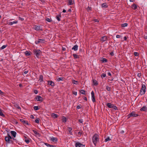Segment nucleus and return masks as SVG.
Segmentation results:
<instances>
[{"instance_id":"nucleus-1","label":"nucleus","mask_w":147,"mask_h":147,"mask_svg":"<svg viewBox=\"0 0 147 147\" xmlns=\"http://www.w3.org/2000/svg\"><path fill=\"white\" fill-rule=\"evenodd\" d=\"M5 140L7 144H13V141L16 140L12 138L9 134H7V136L5 137Z\"/></svg>"},{"instance_id":"nucleus-2","label":"nucleus","mask_w":147,"mask_h":147,"mask_svg":"<svg viewBox=\"0 0 147 147\" xmlns=\"http://www.w3.org/2000/svg\"><path fill=\"white\" fill-rule=\"evenodd\" d=\"M92 142L95 146L97 142L99 141L98 136L97 134H95L93 136L92 138Z\"/></svg>"},{"instance_id":"nucleus-3","label":"nucleus","mask_w":147,"mask_h":147,"mask_svg":"<svg viewBox=\"0 0 147 147\" xmlns=\"http://www.w3.org/2000/svg\"><path fill=\"white\" fill-rule=\"evenodd\" d=\"M146 87L145 84H142L140 91V94L142 95L145 94L146 92Z\"/></svg>"},{"instance_id":"nucleus-4","label":"nucleus","mask_w":147,"mask_h":147,"mask_svg":"<svg viewBox=\"0 0 147 147\" xmlns=\"http://www.w3.org/2000/svg\"><path fill=\"white\" fill-rule=\"evenodd\" d=\"M107 107L113 109L115 110H117V108L115 106H114L113 104H111L110 103H108L106 104Z\"/></svg>"},{"instance_id":"nucleus-5","label":"nucleus","mask_w":147,"mask_h":147,"mask_svg":"<svg viewBox=\"0 0 147 147\" xmlns=\"http://www.w3.org/2000/svg\"><path fill=\"white\" fill-rule=\"evenodd\" d=\"M138 116V114H136L134 112H132L131 113L129 114L128 115V118H129L131 117H136Z\"/></svg>"},{"instance_id":"nucleus-6","label":"nucleus","mask_w":147,"mask_h":147,"mask_svg":"<svg viewBox=\"0 0 147 147\" xmlns=\"http://www.w3.org/2000/svg\"><path fill=\"white\" fill-rule=\"evenodd\" d=\"M40 51L39 50H34V53L35 55H36V57L38 58L40 55Z\"/></svg>"},{"instance_id":"nucleus-7","label":"nucleus","mask_w":147,"mask_h":147,"mask_svg":"<svg viewBox=\"0 0 147 147\" xmlns=\"http://www.w3.org/2000/svg\"><path fill=\"white\" fill-rule=\"evenodd\" d=\"M35 99L37 101L40 102H42L43 100V98L41 96L38 95H37L36 96L35 98Z\"/></svg>"},{"instance_id":"nucleus-8","label":"nucleus","mask_w":147,"mask_h":147,"mask_svg":"<svg viewBox=\"0 0 147 147\" xmlns=\"http://www.w3.org/2000/svg\"><path fill=\"white\" fill-rule=\"evenodd\" d=\"M13 20V19L10 20H9V22H8L7 23V24L9 25H11L13 24H16L18 23V21H15L13 22H11L12 20Z\"/></svg>"},{"instance_id":"nucleus-9","label":"nucleus","mask_w":147,"mask_h":147,"mask_svg":"<svg viewBox=\"0 0 147 147\" xmlns=\"http://www.w3.org/2000/svg\"><path fill=\"white\" fill-rule=\"evenodd\" d=\"M45 42L44 39H38L37 40L35 41V42L36 44H38L39 43H44Z\"/></svg>"},{"instance_id":"nucleus-10","label":"nucleus","mask_w":147,"mask_h":147,"mask_svg":"<svg viewBox=\"0 0 147 147\" xmlns=\"http://www.w3.org/2000/svg\"><path fill=\"white\" fill-rule=\"evenodd\" d=\"M34 29L36 30H42V28L40 26H34Z\"/></svg>"},{"instance_id":"nucleus-11","label":"nucleus","mask_w":147,"mask_h":147,"mask_svg":"<svg viewBox=\"0 0 147 147\" xmlns=\"http://www.w3.org/2000/svg\"><path fill=\"white\" fill-rule=\"evenodd\" d=\"M75 146L76 147H84V145L82 144L79 142H77L76 143Z\"/></svg>"},{"instance_id":"nucleus-12","label":"nucleus","mask_w":147,"mask_h":147,"mask_svg":"<svg viewBox=\"0 0 147 147\" xmlns=\"http://www.w3.org/2000/svg\"><path fill=\"white\" fill-rule=\"evenodd\" d=\"M91 95L92 96V100L93 102H94L95 100L94 96V92L93 91H92L91 92Z\"/></svg>"},{"instance_id":"nucleus-13","label":"nucleus","mask_w":147,"mask_h":147,"mask_svg":"<svg viewBox=\"0 0 147 147\" xmlns=\"http://www.w3.org/2000/svg\"><path fill=\"white\" fill-rule=\"evenodd\" d=\"M108 39V38L106 36H104L102 37V41H106Z\"/></svg>"},{"instance_id":"nucleus-14","label":"nucleus","mask_w":147,"mask_h":147,"mask_svg":"<svg viewBox=\"0 0 147 147\" xmlns=\"http://www.w3.org/2000/svg\"><path fill=\"white\" fill-rule=\"evenodd\" d=\"M140 111H142L146 112L147 108L146 106H144L142 108L140 109Z\"/></svg>"},{"instance_id":"nucleus-15","label":"nucleus","mask_w":147,"mask_h":147,"mask_svg":"<svg viewBox=\"0 0 147 147\" xmlns=\"http://www.w3.org/2000/svg\"><path fill=\"white\" fill-rule=\"evenodd\" d=\"M50 140L51 141L54 142H56L57 141V138L53 137H52L51 138Z\"/></svg>"},{"instance_id":"nucleus-16","label":"nucleus","mask_w":147,"mask_h":147,"mask_svg":"<svg viewBox=\"0 0 147 147\" xmlns=\"http://www.w3.org/2000/svg\"><path fill=\"white\" fill-rule=\"evenodd\" d=\"M20 120L24 124H26V125H28V123L27 121H26L25 120L23 119H20Z\"/></svg>"},{"instance_id":"nucleus-17","label":"nucleus","mask_w":147,"mask_h":147,"mask_svg":"<svg viewBox=\"0 0 147 147\" xmlns=\"http://www.w3.org/2000/svg\"><path fill=\"white\" fill-rule=\"evenodd\" d=\"M32 131L34 132L35 136H37L38 137L40 136V134L38 133L36 131L34 130H32Z\"/></svg>"},{"instance_id":"nucleus-18","label":"nucleus","mask_w":147,"mask_h":147,"mask_svg":"<svg viewBox=\"0 0 147 147\" xmlns=\"http://www.w3.org/2000/svg\"><path fill=\"white\" fill-rule=\"evenodd\" d=\"M78 46L77 45H74L72 48V50H74L75 51L78 50Z\"/></svg>"},{"instance_id":"nucleus-19","label":"nucleus","mask_w":147,"mask_h":147,"mask_svg":"<svg viewBox=\"0 0 147 147\" xmlns=\"http://www.w3.org/2000/svg\"><path fill=\"white\" fill-rule=\"evenodd\" d=\"M108 7V5L106 3H102V7L107 8Z\"/></svg>"},{"instance_id":"nucleus-20","label":"nucleus","mask_w":147,"mask_h":147,"mask_svg":"<svg viewBox=\"0 0 147 147\" xmlns=\"http://www.w3.org/2000/svg\"><path fill=\"white\" fill-rule=\"evenodd\" d=\"M11 134L14 137H15L16 136V132L14 131H11Z\"/></svg>"},{"instance_id":"nucleus-21","label":"nucleus","mask_w":147,"mask_h":147,"mask_svg":"<svg viewBox=\"0 0 147 147\" xmlns=\"http://www.w3.org/2000/svg\"><path fill=\"white\" fill-rule=\"evenodd\" d=\"M92 83L94 85V86H96L97 85L98 83H97V81L96 80H95L94 79H93L92 80Z\"/></svg>"},{"instance_id":"nucleus-22","label":"nucleus","mask_w":147,"mask_h":147,"mask_svg":"<svg viewBox=\"0 0 147 147\" xmlns=\"http://www.w3.org/2000/svg\"><path fill=\"white\" fill-rule=\"evenodd\" d=\"M131 8L134 9L135 10L137 8V6L134 3L131 5Z\"/></svg>"},{"instance_id":"nucleus-23","label":"nucleus","mask_w":147,"mask_h":147,"mask_svg":"<svg viewBox=\"0 0 147 147\" xmlns=\"http://www.w3.org/2000/svg\"><path fill=\"white\" fill-rule=\"evenodd\" d=\"M48 83V84L50 85H51V86H54V83L52 81H49Z\"/></svg>"},{"instance_id":"nucleus-24","label":"nucleus","mask_w":147,"mask_h":147,"mask_svg":"<svg viewBox=\"0 0 147 147\" xmlns=\"http://www.w3.org/2000/svg\"><path fill=\"white\" fill-rule=\"evenodd\" d=\"M108 61V60L105 58H102V63H107Z\"/></svg>"},{"instance_id":"nucleus-25","label":"nucleus","mask_w":147,"mask_h":147,"mask_svg":"<svg viewBox=\"0 0 147 147\" xmlns=\"http://www.w3.org/2000/svg\"><path fill=\"white\" fill-rule=\"evenodd\" d=\"M45 144L48 147H56L53 145H50L47 143H45Z\"/></svg>"},{"instance_id":"nucleus-26","label":"nucleus","mask_w":147,"mask_h":147,"mask_svg":"<svg viewBox=\"0 0 147 147\" xmlns=\"http://www.w3.org/2000/svg\"><path fill=\"white\" fill-rule=\"evenodd\" d=\"M25 54L26 55L28 56L30 55V52H29L28 51H26L25 53Z\"/></svg>"},{"instance_id":"nucleus-27","label":"nucleus","mask_w":147,"mask_h":147,"mask_svg":"<svg viewBox=\"0 0 147 147\" xmlns=\"http://www.w3.org/2000/svg\"><path fill=\"white\" fill-rule=\"evenodd\" d=\"M63 80H64V78H63L60 77V78H58L57 79V81L58 82H60L61 81H63Z\"/></svg>"},{"instance_id":"nucleus-28","label":"nucleus","mask_w":147,"mask_h":147,"mask_svg":"<svg viewBox=\"0 0 147 147\" xmlns=\"http://www.w3.org/2000/svg\"><path fill=\"white\" fill-rule=\"evenodd\" d=\"M107 71H105V73H103L102 74V77L105 78L106 77V74L107 73Z\"/></svg>"},{"instance_id":"nucleus-29","label":"nucleus","mask_w":147,"mask_h":147,"mask_svg":"<svg viewBox=\"0 0 147 147\" xmlns=\"http://www.w3.org/2000/svg\"><path fill=\"white\" fill-rule=\"evenodd\" d=\"M73 56L75 58L77 59L79 58V56L76 54H73Z\"/></svg>"},{"instance_id":"nucleus-30","label":"nucleus","mask_w":147,"mask_h":147,"mask_svg":"<svg viewBox=\"0 0 147 147\" xmlns=\"http://www.w3.org/2000/svg\"><path fill=\"white\" fill-rule=\"evenodd\" d=\"M61 17L60 15H57L56 16V18L57 19V20L59 21H60L61 20L60 18Z\"/></svg>"},{"instance_id":"nucleus-31","label":"nucleus","mask_w":147,"mask_h":147,"mask_svg":"<svg viewBox=\"0 0 147 147\" xmlns=\"http://www.w3.org/2000/svg\"><path fill=\"white\" fill-rule=\"evenodd\" d=\"M52 116L54 118H57L58 117V116L57 114L54 113H53L52 114Z\"/></svg>"},{"instance_id":"nucleus-32","label":"nucleus","mask_w":147,"mask_h":147,"mask_svg":"<svg viewBox=\"0 0 147 147\" xmlns=\"http://www.w3.org/2000/svg\"><path fill=\"white\" fill-rule=\"evenodd\" d=\"M0 115L2 117H4L5 115L2 112V110L0 108Z\"/></svg>"},{"instance_id":"nucleus-33","label":"nucleus","mask_w":147,"mask_h":147,"mask_svg":"<svg viewBox=\"0 0 147 147\" xmlns=\"http://www.w3.org/2000/svg\"><path fill=\"white\" fill-rule=\"evenodd\" d=\"M80 92L83 94H86V92L85 90H81L80 91Z\"/></svg>"},{"instance_id":"nucleus-34","label":"nucleus","mask_w":147,"mask_h":147,"mask_svg":"<svg viewBox=\"0 0 147 147\" xmlns=\"http://www.w3.org/2000/svg\"><path fill=\"white\" fill-rule=\"evenodd\" d=\"M62 121L63 122H65L66 121V118L64 117H62Z\"/></svg>"},{"instance_id":"nucleus-35","label":"nucleus","mask_w":147,"mask_h":147,"mask_svg":"<svg viewBox=\"0 0 147 147\" xmlns=\"http://www.w3.org/2000/svg\"><path fill=\"white\" fill-rule=\"evenodd\" d=\"M128 25V24L127 23H125L123 24H121V26L122 27H125L127 26Z\"/></svg>"},{"instance_id":"nucleus-36","label":"nucleus","mask_w":147,"mask_h":147,"mask_svg":"<svg viewBox=\"0 0 147 147\" xmlns=\"http://www.w3.org/2000/svg\"><path fill=\"white\" fill-rule=\"evenodd\" d=\"M34 110H38L39 109L38 108V106H35L34 107Z\"/></svg>"},{"instance_id":"nucleus-37","label":"nucleus","mask_w":147,"mask_h":147,"mask_svg":"<svg viewBox=\"0 0 147 147\" xmlns=\"http://www.w3.org/2000/svg\"><path fill=\"white\" fill-rule=\"evenodd\" d=\"M111 140V139L109 137H108L107 138L105 139V142H107Z\"/></svg>"},{"instance_id":"nucleus-38","label":"nucleus","mask_w":147,"mask_h":147,"mask_svg":"<svg viewBox=\"0 0 147 147\" xmlns=\"http://www.w3.org/2000/svg\"><path fill=\"white\" fill-rule=\"evenodd\" d=\"M72 82L73 84H77V83L78 82L77 81H76V80H72Z\"/></svg>"},{"instance_id":"nucleus-39","label":"nucleus","mask_w":147,"mask_h":147,"mask_svg":"<svg viewBox=\"0 0 147 147\" xmlns=\"http://www.w3.org/2000/svg\"><path fill=\"white\" fill-rule=\"evenodd\" d=\"M68 4L69 5H71L73 4L72 1L71 0H69Z\"/></svg>"},{"instance_id":"nucleus-40","label":"nucleus","mask_w":147,"mask_h":147,"mask_svg":"<svg viewBox=\"0 0 147 147\" xmlns=\"http://www.w3.org/2000/svg\"><path fill=\"white\" fill-rule=\"evenodd\" d=\"M39 78H40V79L39 80H40V81H43V76L41 75L40 76V77H39Z\"/></svg>"},{"instance_id":"nucleus-41","label":"nucleus","mask_w":147,"mask_h":147,"mask_svg":"<svg viewBox=\"0 0 147 147\" xmlns=\"http://www.w3.org/2000/svg\"><path fill=\"white\" fill-rule=\"evenodd\" d=\"M46 20L48 22H50L52 20L50 18H47L46 19Z\"/></svg>"},{"instance_id":"nucleus-42","label":"nucleus","mask_w":147,"mask_h":147,"mask_svg":"<svg viewBox=\"0 0 147 147\" xmlns=\"http://www.w3.org/2000/svg\"><path fill=\"white\" fill-rule=\"evenodd\" d=\"M139 55V53L137 52H134V55L135 56H138Z\"/></svg>"},{"instance_id":"nucleus-43","label":"nucleus","mask_w":147,"mask_h":147,"mask_svg":"<svg viewBox=\"0 0 147 147\" xmlns=\"http://www.w3.org/2000/svg\"><path fill=\"white\" fill-rule=\"evenodd\" d=\"M25 141L27 144L28 143L30 142V141L28 139H25Z\"/></svg>"},{"instance_id":"nucleus-44","label":"nucleus","mask_w":147,"mask_h":147,"mask_svg":"<svg viewBox=\"0 0 147 147\" xmlns=\"http://www.w3.org/2000/svg\"><path fill=\"white\" fill-rule=\"evenodd\" d=\"M7 45H3L1 47V49H3L7 47Z\"/></svg>"},{"instance_id":"nucleus-45","label":"nucleus","mask_w":147,"mask_h":147,"mask_svg":"<svg viewBox=\"0 0 147 147\" xmlns=\"http://www.w3.org/2000/svg\"><path fill=\"white\" fill-rule=\"evenodd\" d=\"M35 122L37 123H39V121L38 118H37L35 120Z\"/></svg>"},{"instance_id":"nucleus-46","label":"nucleus","mask_w":147,"mask_h":147,"mask_svg":"<svg viewBox=\"0 0 147 147\" xmlns=\"http://www.w3.org/2000/svg\"><path fill=\"white\" fill-rule=\"evenodd\" d=\"M91 7H90L88 6L87 8V9L88 11H89L91 10Z\"/></svg>"},{"instance_id":"nucleus-47","label":"nucleus","mask_w":147,"mask_h":147,"mask_svg":"<svg viewBox=\"0 0 147 147\" xmlns=\"http://www.w3.org/2000/svg\"><path fill=\"white\" fill-rule=\"evenodd\" d=\"M68 130L69 131H71L72 130V128L71 127H69L68 128Z\"/></svg>"},{"instance_id":"nucleus-48","label":"nucleus","mask_w":147,"mask_h":147,"mask_svg":"<svg viewBox=\"0 0 147 147\" xmlns=\"http://www.w3.org/2000/svg\"><path fill=\"white\" fill-rule=\"evenodd\" d=\"M78 121L80 123H82L83 121L82 119H80L78 120Z\"/></svg>"},{"instance_id":"nucleus-49","label":"nucleus","mask_w":147,"mask_h":147,"mask_svg":"<svg viewBox=\"0 0 147 147\" xmlns=\"http://www.w3.org/2000/svg\"><path fill=\"white\" fill-rule=\"evenodd\" d=\"M106 89L108 91H110V87L107 86L106 87Z\"/></svg>"},{"instance_id":"nucleus-50","label":"nucleus","mask_w":147,"mask_h":147,"mask_svg":"<svg viewBox=\"0 0 147 147\" xmlns=\"http://www.w3.org/2000/svg\"><path fill=\"white\" fill-rule=\"evenodd\" d=\"M116 37L117 38H120L121 37V36L120 35H116Z\"/></svg>"},{"instance_id":"nucleus-51","label":"nucleus","mask_w":147,"mask_h":147,"mask_svg":"<svg viewBox=\"0 0 147 147\" xmlns=\"http://www.w3.org/2000/svg\"><path fill=\"white\" fill-rule=\"evenodd\" d=\"M28 70H27V71H24V73L23 74H26L27 73H28Z\"/></svg>"},{"instance_id":"nucleus-52","label":"nucleus","mask_w":147,"mask_h":147,"mask_svg":"<svg viewBox=\"0 0 147 147\" xmlns=\"http://www.w3.org/2000/svg\"><path fill=\"white\" fill-rule=\"evenodd\" d=\"M34 93L36 94L38 93V91L37 90H34Z\"/></svg>"},{"instance_id":"nucleus-53","label":"nucleus","mask_w":147,"mask_h":147,"mask_svg":"<svg viewBox=\"0 0 147 147\" xmlns=\"http://www.w3.org/2000/svg\"><path fill=\"white\" fill-rule=\"evenodd\" d=\"M81 108V107L80 105H78L77 107V109H79Z\"/></svg>"},{"instance_id":"nucleus-54","label":"nucleus","mask_w":147,"mask_h":147,"mask_svg":"<svg viewBox=\"0 0 147 147\" xmlns=\"http://www.w3.org/2000/svg\"><path fill=\"white\" fill-rule=\"evenodd\" d=\"M16 107H17V109H21L20 107L18 105H17Z\"/></svg>"},{"instance_id":"nucleus-55","label":"nucleus","mask_w":147,"mask_h":147,"mask_svg":"<svg viewBox=\"0 0 147 147\" xmlns=\"http://www.w3.org/2000/svg\"><path fill=\"white\" fill-rule=\"evenodd\" d=\"M141 76V73H138V76L139 77V78Z\"/></svg>"},{"instance_id":"nucleus-56","label":"nucleus","mask_w":147,"mask_h":147,"mask_svg":"<svg viewBox=\"0 0 147 147\" xmlns=\"http://www.w3.org/2000/svg\"><path fill=\"white\" fill-rule=\"evenodd\" d=\"M19 20H20L22 21H23L24 20V19L23 18H21V17H20L19 18Z\"/></svg>"},{"instance_id":"nucleus-57","label":"nucleus","mask_w":147,"mask_h":147,"mask_svg":"<svg viewBox=\"0 0 147 147\" xmlns=\"http://www.w3.org/2000/svg\"><path fill=\"white\" fill-rule=\"evenodd\" d=\"M82 134V132L81 131H79L78 133V135H81Z\"/></svg>"},{"instance_id":"nucleus-58","label":"nucleus","mask_w":147,"mask_h":147,"mask_svg":"<svg viewBox=\"0 0 147 147\" xmlns=\"http://www.w3.org/2000/svg\"><path fill=\"white\" fill-rule=\"evenodd\" d=\"M73 94L75 95H76L77 94V92H73Z\"/></svg>"},{"instance_id":"nucleus-59","label":"nucleus","mask_w":147,"mask_h":147,"mask_svg":"<svg viewBox=\"0 0 147 147\" xmlns=\"http://www.w3.org/2000/svg\"><path fill=\"white\" fill-rule=\"evenodd\" d=\"M110 55H111V56H113L114 54V53L113 52H111L110 53Z\"/></svg>"},{"instance_id":"nucleus-60","label":"nucleus","mask_w":147,"mask_h":147,"mask_svg":"<svg viewBox=\"0 0 147 147\" xmlns=\"http://www.w3.org/2000/svg\"><path fill=\"white\" fill-rule=\"evenodd\" d=\"M124 40H127V37H126V36H124Z\"/></svg>"},{"instance_id":"nucleus-61","label":"nucleus","mask_w":147,"mask_h":147,"mask_svg":"<svg viewBox=\"0 0 147 147\" xmlns=\"http://www.w3.org/2000/svg\"><path fill=\"white\" fill-rule=\"evenodd\" d=\"M62 49L63 51H64L66 49L65 48L63 47L62 48Z\"/></svg>"},{"instance_id":"nucleus-62","label":"nucleus","mask_w":147,"mask_h":147,"mask_svg":"<svg viewBox=\"0 0 147 147\" xmlns=\"http://www.w3.org/2000/svg\"><path fill=\"white\" fill-rule=\"evenodd\" d=\"M84 100H85L86 101L87 100V98L86 97H85L84 98Z\"/></svg>"},{"instance_id":"nucleus-63","label":"nucleus","mask_w":147,"mask_h":147,"mask_svg":"<svg viewBox=\"0 0 147 147\" xmlns=\"http://www.w3.org/2000/svg\"><path fill=\"white\" fill-rule=\"evenodd\" d=\"M69 131V133L70 134V135H72V132L71 131Z\"/></svg>"},{"instance_id":"nucleus-64","label":"nucleus","mask_w":147,"mask_h":147,"mask_svg":"<svg viewBox=\"0 0 147 147\" xmlns=\"http://www.w3.org/2000/svg\"><path fill=\"white\" fill-rule=\"evenodd\" d=\"M108 75L109 76H111V74L110 72H108L107 73Z\"/></svg>"}]
</instances>
